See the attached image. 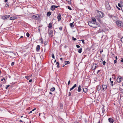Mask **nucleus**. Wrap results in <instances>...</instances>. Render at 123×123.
<instances>
[{"label": "nucleus", "instance_id": "nucleus-38", "mask_svg": "<svg viewBox=\"0 0 123 123\" xmlns=\"http://www.w3.org/2000/svg\"><path fill=\"white\" fill-rule=\"evenodd\" d=\"M111 78H110V81H111V84H112L113 83V81H112V80H111Z\"/></svg>", "mask_w": 123, "mask_h": 123}, {"label": "nucleus", "instance_id": "nucleus-16", "mask_svg": "<svg viewBox=\"0 0 123 123\" xmlns=\"http://www.w3.org/2000/svg\"><path fill=\"white\" fill-rule=\"evenodd\" d=\"M83 91L85 93L86 92L88 91L87 89L86 88H84L83 89Z\"/></svg>", "mask_w": 123, "mask_h": 123}, {"label": "nucleus", "instance_id": "nucleus-7", "mask_svg": "<svg viewBox=\"0 0 123 123\" xmlns=\"http://www.w3.org/2000/svg\"><path fill=\"white\" fill-rule=\"evenodd\" d=\"M123 80V78L121 77H118L117 79V82H120Z\"/></svg>", "mask_w": 123, "mask_h": 123}, {"label": "nucleus", "instance_id": "nucleus-12", "mask_svg": "<svg viewBox=\"0 0 123 123\" xmlns=\"http://www.w3.org/2000/svg\"><path fill=\"white\" fill-rule=\"evenodd\" d=\"M94 26H95V27H94V28H97L98 26H99V24L98 23H97L96 22V23H94Z\"/></svg>", "mask_w": 123, "mask_h": 123}, {"label": "nucleus", "instance_id": "nucleus-35", "mask_svg": "<svg viewBox=\"0 0 123 123\" xmlns=\"http://www.w3.org/2000/svg\"><path fill=\"white\" fill-rule=\"evenodd\" d=\"M10 85H9L6 86V89H7L8 87Z\"/></svg>", "mask_w": 123, "mask_h": 123}, {"label": "nucleus", "instance_id": "nucleus-4", "mask_svg": "<svg viewBox=\"0 0 123 123\" xmlns=\"http://www.w3.org/2000/svg\"><path fill=\"white\" fill-rule=\"evenodd\" d=\"M105 6L106 8L108 10H110L111 8L110 6L109 3L108 2H105Z\"/></svg>", "mask_w": 123, "mask_h": 123}, {"label": "nucleus", "instance_id": "nucleus-45", "mask_svg": "<svg viewBox=\"0 0 123 123\" xmlns=\"http://www.w3.org/2000/svg\"><path fill=\"white\" fill-rule=\"evenodd\" d=\"M117 62V60H115L114 61V64H115V63H116Z\"/></svg>", "mask_w": 123, "mask_h": 123}, {"label": "nucleus", "instance_id": "nucleus-40", "mask_svg": "<svg viewBox=\"0 0 123 123\" xmlns=\"http://www.w3.org/2000/svg\"><path fill=\"white\" fill-rule=\"evenodd\" d=\"M121 41L123 43V37L121 38Z\"/></svg>", "mask_w": 123, "mask_h": 123}, {"label": "nucleus", "instance_id": "nucleus-60", "mask_svg": "<svg viewBox=\"0 0 123 123\" xmlns=\"http://www.w3.org/2000/svg\"><path fill=\"white\" fill-rule=\"evenodd\" d=\"M115 58H116V60H117V56H116Z\"/></svg>", "mask_w": 123, "mask_h": 123}, {"label": "nucleus", "instance_id": "nucleus-52", "mask_svg": "<svg viewBox=\"0 0 123 123\" xmlns=\"http://www.w3.org/2000/svg\"><path fill=\"white\" fill-rule=\"evenodd\" d=\"M100 71V70H98V71L97 72V74H98V73H99V72Z\"/></svg>", "mask_w": 123, "mask_h": 123}, {"label": "nucleus", "instance_id": "nucleus-25", "mask_svg": "<svg viewBox=\"0 0 123 123\" xmlns=\"http://www.w3.org/2000/svg\"><path fill=\"white\" fill-rule=\"evenodd\" d=\"M73 23L74 22L72 23H70V26L72 28L74 27Z\"/></svg>", "mask_w": 123, "mask_h": 123}, {"label": "nucleus", "instance_id": "nucleus-32", "mask_svg": "<svg viewBox=\"0 0 123 123\" xmlns=\"http://www.w3.org/2000/svg\"><path fill=\"white\" fill-rule=\"evenodd\" d=\"M72 39L74 41H75L77 40L76 38H74V37H72Z\"/></svg>", "mask_w": 123, "mask_h": 123}, {"label": "nucleus", "instance_id": "nucleus-58", "mask_svg": "<svg viewBox=\"0 0 123 123\" xmlns=\"http://www.w3.org/2000/svg\"><path fill=\"white\" fill-rule=\"evenodd\" d=\"M59 6H55V8H57L58 7H59Z\"/></svg>", "mask_w": 123, "mask_h": 123}, {"label": "nucleus", "instance_id": "nucleus-34", "mask_svg": "<svg viewBox=\"0 0 123 123\" xmlns=\"http://www.w3.org/2000/svg\"><path fill=\"white\" fill-rule=\"evenodd\" d=\"M60 107L61 109H62L63 108L62 105L61 104L60 105Z\"/></svg>", "mask_w": 123, "mask_h": 123}, {"label": "nucleus", "instance_id": "nucleus-46", "mask_svg": "<svg viewBox=\"0 0 123 123\" xmlns=\"http://www.w3.org/2000/svg\"><path fill=\"white\" fill-rule=\"evenodd\" d=\"M70 80H69L68 82V85H69L70 84Z\"/></svg>", "mask_w": 123, "mask_h": 123}, {"label": "nucleus", "instance_id": "nucleus-50", "mask_svg": "<svg viewBox=\"0 0 123 123\" xmlns=\"http://www.w3.org/2000/svg\"><path fill=\"white\" fill-rule=\"evenodd\" d=\"M52 32L51 31H50L49 32V35H50L51 34H52Z\"/></svg>", "mask_w": 123, "mask_h": 123}, {"label": "nucleus", "instance_id": "nucleus-56", "mask_svg": "<svg viewBox=\"0 0 123 123\" xmlns=\"http://www.w3.org/2000/svg\"><path fill=\"white\" fill-rule=\"evenodd\" d=\"M32 111H30V112L29 113V114H30V113H31L32 112Z\"/></svg>", "mask_w": 123, "mask_h": 123}, {"label": "nucleus", "instance_id": "nucleus-43", "mask_svg": "<svg viewBox=\"0 0 123 123\" xmlns=\"http://www.w3.org/2000/svg\"><path fill=\"white\" fill-rule=\"evenodd\" d=\"M76 46L77 48H79L80 47V46L78 45H76Z\"/></svg>", "mask_w": 123, "mask_h": 123}, {"label": "nucleus", "instance_id": "nucleus-64", "mask_svg": "<svg viewBox=\"0 0 123 123\" xmlns=\"http://www.w3.org/2000/svg\"><path fill=\"white\" fill-rule=\"evenodd\" d=\"M62 58H60V59L61 60H62Z\"/></svg>", "mask_w": 123, "mask_h": 123}, {"label": "nucleus", "instance_id": "nucleus-47", "mask_svg": "<svg viewBox=\"0 0 123 123\" xmlns=\"http://www.w3.org/2000/svg\"><path fill=\"white\" fill-rule=\"evenodd\" d=\"M118 6L120 7H121V5L120 4L118 3Z\"/></svg>", "mask_w": 123, "mask_h": 123}, {"label": "nucleus", "instance_id": "nucleus-44", "mask_svg": "<svg viewBox=\"0 0 123 123\" xmlns=\"http://www.w3.org/2000/svg\"><path fill=\"white\" fill-rule=\"evenodd\" d=\"M14 62H12L11 63V65L12 66H13L14 65Z\"/></svg>", "mask_w": 123, "mask_h": 123}, {"label": "nucleus", "instance_id": "nucleus-28", "mask_svg": "<svg viewBox=\"0 0 123 123\" xmlns=\"http://www.w3.org/2000/svg\"><path fill=\"white\" fill-rule=\"evenodd\" d=\"M56 64L57 65V67L58 68H59V62H56Z\"/></svg>", "mask_w": 123, "mask_h": 123}, {"label": "nucleus", "instance_id": "nucleus-37", "mask_svg": "<svg viewBox=\"0 0 123 123\" xmlns=\"http://www.w3.org/2000/svg\"><path fill=\"white\" fill-rule=\"evenodd\" d=\"M68 9L70 10H71L72 9L71 7L69 6H68Z\"/></svg>", "mask_w": 123, "mask_h": 123}, {"label": "nucleus", "instance_id": "nucleus-22", "mask_svg": "<svg viewBox=\"0 0 123 123\" xmlns=\"http://www.w3.org/2000/svg\"><path fill=\"white\" fill-rule=\"evenodd\" d=\"M65 65H67L69 64L70 63V62L69 61H66L65 62Z\"/></svg>", "mask_w": 123, "mask_h": 123}, {"label": "nucleus", "instance_id": "nucleus-1", "mask_svg": "<svg viewBox=\"0 0 123 123\" xmlns=\"http://www.w3.org/2000/svg\"><path fill=\"white\" fill-rule=\"evenodd\" d=\"M116 23L117 26L119 27H123V23L121 21L117 20L116 21Z\"/></svg>", "mask_w": 123, "mask_h": 123}, {"label": "nucleus", "instance_id": "nucleus-53", "mask_svg": "<svg viewBox=\"0 0 123 123\" xmlns=\"http://www.w3.org/2000/svg\"><path fill=\"white\" fill-rule=\"evenodd\" d=\"M8 0H4V1L5 3H6Z\"/></svg>", "mask_w": 123, "mask_h": 123}, {"label": "nucleus", "instance_id": "nucleus-18", "mask_svg": "<svg viewBox=\"0 0 123 123\" xmlns=\"http://www.w3.org/2000/svg\"><path fill=\"white\" fill-rule=\"evenodd\" d=\"M55 6L54 5L52 6L50 8L51 9L52 11L54 10L55 9Z\"/></svg>", "mask_w": 123, "mask_h": 123}, {"label": "nucleus", "instance_id": "nucleus-6", "mask_svg": "<svg viewBox=\"0 0 123 123\" xmlns=\"http://www.w3.org/2000/svg\"><path fill=\"white\" fill-rule=\"evenodd\" d=\"M92 21H89L88 22V24L90 26L94 28V27H95V26H94V23H92Z\"/></svg>", "mask_w": 123, "mask_h": 123}, {"label": "nucleus", "instance_id": "nucleus-61", "mask_svg": "<svg viewBox=\"0 0 123 123\" xmlns=\"http://www.w3.org/2000/svg\"><path fill=\"white\" fill-rule=\"evenodd\" d=\"M2 86V85L1 84H0V88Z\"/></svg>", "mask_w": 123, "mask_h": 123}, {"label": "nucleus", "instance_id": "nucleus-41", "mask_svg": "<svg viewBox=\"0 0 123 123\" xmlns=\"http://www.w3.org/2000/svg\"><path fill=\"white\" fill-rule=\"evenodd\" d=\"M106 63V62L105 61H104L103 62V64L104 65H105Z\"/></svg>", "mask_w": 123, "mask_h": 123}, {"label": "nucleus", "instance_id": "nucleus-55", "mask_svg": "<svg viewBox=\"0 0 123 123\" xmlns=\"http://www.w3.org/2000/svg\"><path fill=\"white\" fill-rule=\"evenodd\" d=\"M32 80L31 79H30L29 80V82H31V81H32Z\"/></svg>", "mask_w": 123, "mask_h": 123}, {"label": "nucleus", "instance_id": "nucleus-29", "mask_svg": "<svg viewBox=\"0 0 123 123\" xmlns=\"http://www.w3.org/2000/svg\"><path fill=\"white\" fill-rule=\"evenodd\" d=\"M108 15L109 16V17L111 18H112V15H111L110 14H108Z\"/></svg>", "mask_w": 123, "mask_h": 123}, {"label": "nucleus", "instance_id": "nucleus-23", "mask_svg": "<svg viewBox=\"0 0 123 123\" xmlns=\"http://www.w3.org/2000/svg\"><path fill=\"white\" fill-rule=\"evenodd\" d=\"M51 13V12H48L47 13V16H49Z\"/></svg>", "mask_w": 123, "mask_h": 123}, {"label": "nucleus", "instance_id": "nucleus-9", "mask_svg": "<svg viewBox=\"0 0 123 123\" xmlns=\"http://www.w3.org/2000/svg\"><path fill=\"white\" fill-rule=\"evenodd\" d=\"M109 122L110 123H113L114 122L113 120L111 118H109L108 119Z\"/></svg>", "mask_w": 123, "mask_h": 123}, {"label": "nucleus", "instance_id": "nucleus-13", "mask_svg": "<svg viewBox=\"0 0 123 123\" xmlns=\"http://www.w3.org/2000/svg\"><path fill=\"white\" fill-rule=\"evenodd\" d=\"M102 87L103 88V90L106 89L107 88V86L106 85H103Z\"/></svg>", "mask_w": 123, "mask_h": 123}, {"label": "nucleus", "instance_id": "nucleus-48", "mask_svg": "<svg viewBox=\"0 0 123 123\" xmlns=\"http://www.w3.org/2000/svg\"><path fill=\"white\" fill-rule=\"evenodd\" d=\"M3 80H5V79L4 78L3 79H2L1 80V81H3Z\"/></svg>", "mask_w": 123, "mask_h": 123}, {"label": "nucleus", "instance_id": "nucleus-3", "mask_svg": "<svg viewBox=\"0 0 123 123\" xmlns=\"http://www.w3.org/2000/svg\"><path fill=\"white\" fill-rule=\"evenodd\" d=\"M10 17V15H5L2 16L1 17V18L3 20H5L9 18Z\"/></svg>", "mask_w": 123, "mask_h": 123}, {"label": "nucleus", "instance_id": "nucleus-54", "mask_svg": "<svg viewBox=\"0 0 123 123\" xmlns=\"http://www.w3.org/2000/svg\"><path fill=\"white\" fill-rule=\"evenodd\" d=\"M36 109V108H34V109L32 110V111H34V110H35Z\"/></svg>", "mask_w": 123, "mask_h": 123}, {"label": "nucleus", "instance_id": "nucleus-27", "mask_svg": "<svg viewBox=\"0 0 123 123\" xmlns=\"http://www.w3.org/2000/svg\"><path fill=\"white\" fill-rule=\"evenodd\" d=\"M55 89V87H53L51 88L50 89V91H54Z\"/></svg>", "mask_w": 123, "mask_h": 123}, {"label": "nucleus", "instance_id": "nucleus-57", "mask_svg": "<svg viewBox=\"0 0 123 123\" xmlns=\"http://www.w3.org/2000/svg\"><path fill=\"white\" fill-rule=\"evenodd\" d=\"M68 96H71V93H70V92H69V95H68Z\"/></svg>", "mask_w": 123, "mask_h": 123}, {"label": "nucleus", "instance_id": "nucleus-51", "mask_svg": "<svg viewBox=\"0 0 123 123\" xmlns=\"http://www.w3.org/2000/svg\"><path fill=\"white\" fill-rule=\"evenodd\" d=\"M103 50H101V51H100V53L101 54L102 53V52H103Z\"/></svg>", "mask_w": 123, "mask_h": 123}, {"label": "nucleus", "instance_id": "nucleus-20", "mask_svg": "<svg viewBox=\"0 0 123 123\" xmlns=\"http://www.w3.org/2000/svg\"><path fill=\"white\" fill-rule=\"evenodd\" d=\"M112 18L114 20H116L117 19V17L114 16H112Z\"/></svg>", "mask_w": 123, "mask_h": 123}, {"label": "nucleus", "instance_id": "nucleus-36", "mask_svg": "<svg viewBox=\"0 0 123 123\" xmlns=\"http://www.w3.org/2000/svg\"><path fill=\"white\" fill-rule=\"evenodd\" d=\"M52 57L54 59L55 58L54 55V54L52 53Z\"/></svg>", "mask_w": 123, "mask_h": 123}, {"label": "nucleus", "instance_id": "nucleus-15", "mask_svg": "<svg viewBox=\"0 0 123 123\" xmlns=\"http://www.w3.org/2000/svg\"><path fill=\"white\" fill-rule=\"evenodd\" d=\"M92 22L94 24V23H96V19L94 18H92Z\"/></svg>", "mask_w": 123, "mask_h": 123}, {"label": "nucleus", "instance_id": "nucleus-14", "mask_svg": "<svg viewBox=\"0 0 123 123\" xmlns=\"http://www.w3.org/2000/svg\"><path fill=\"white\" fill-rule=\"evenodd\" d=\"M40 49V46L39 45H37L36 48V50L37 51H38Z\"/></svg>", "mask_w": 123, "mask_h": 123}, {"label": "nucleus", "instance_id": "nucleus-19", "mask_svg": "<svg viewBox=\"0 0 123 123\" xmlns=\"http://www.w3.org/2000/svg\"><path fill=\"white\" fill-rule=\"evenodd\" d=\"M78 92H80L81 90V86L80 85H79L78 86Z\"/></svg>", "mask_w": 123, "mask_h": 123}, {"label": "nucleus", "instance_id": "nucleus-39", "mask_svg": "<svg viewBox=\"0 0 123 123\" xmlns=\"http://www.w3.org/2000/svg\"><path fill=\"white\" fill-rule=\"evenodd\" d=\"M80 40L82 41V42L84 44V40L82 39L81 40Z\"/></svg>", "mask_w": 123, "mask_h": 123}, {"label": "nucleus", "instance_id": "nucleus-10", "mask_svg": "<svg viewBox=\"0 0 123 123\" xmlns=\"http://www.w3.org/2000/svg\"><path fill=\"white\" fill-rule=\"evenodd\" d=\"M77 86V85L76 84H75L70 89V91H71L72 90H73L74 89V88L75 87H76Z\"/></svg>", "mask_w": 123, "mask_h": 123}, {"label": "nucleus", "instance_id": "nucleus-42", "mask_svg": "<svg viewBox=\"0 0 123 123\" xmlns=\"http://www.w3.org/2000/svg\"><path fill=\"white\" fill-rule=\"evenodd\" d=\"M62 27H60L59 28V29L61 31L62 30Z\"/></svg>", "mask_w": 123, "mask_h": 123}, {"label": "nucleus", "instance_id": "nucleus-8", "mask_svg": "<svg viewBox=\"0 0 123 123\" xmlns=\"http://www.w3.org/2000/svg\"><path fill=\"white\" fill-rule=\"evenodd\" d=\"M57 19H58V21H59L61 19V17L60 13L57 16Z\"/></svg>", "mask_w": 123, "mask_h": 123}, {"label": "nucleus", "instance_id": "nucleus-31", "mask_svg": "<svg viewBox=\"0 0 123 123\" xmlns=\"http://www.w3.org/2000/svg\"><path fill=\"white\" fill-rule=\"evenodd\" d=\"M6 7H9V5H8V3H6Z\"/></svg>", "mask_w": 123, "mask_h": 123}, {"label": "nucleus", "instance_id": "nucleus-62", "mask_svg": "<svg viewBox=\"0 0 123 123\" xmlns=\"http://www.w3.org/2000/svg\"><path fill=\"white\" fill-rule=\"evenodd\" d=\"M67 47V46H66V45L65 46H64V48H66V47Z\"/></svg>", "mask_w": 123, "mask_h": 123}, {"label": "nucleus", "instance_id": "nucleus-17", "mask_svg": "<svg viewBox=\"0 0 123 123\" xmlns=\"http://www.w3.org/2000/svg\"><path fill=\"white\" fill-rule=\"evenodd\" d=\"M17 18L16 17H12L10 18V19L11 20H14Z\"/></svg>", "mask_w": 123, "mask_h": 123}, {"label": "nucleus", "instance_id": "nucleus-21", "mask_svg": "<svg viewBox=\"0 0 123 123\" xmlns=\"http://www.w3.org/2000/svg\"><path fill=\"white\" fill-rule=\"evenodd\" d=\"M32 75H31L30 76H25V78L27 80H29L30 79V77H31V76Z\"/></svg>", "mask_w": 123, "mask_h": 123}, {"label": "nucleus", "instance_id": "nucleus-24", "mask_svg": "<svg viewBox=\"0 0 123 123\" xmlns=\"http://www.w3.org/2000/svg\"><path fill=\"white\" fill-rule=\"evenodd\" d=\"M82 48H80L78 51V52L80 53H81L82 52Z\"/></svg>", "mask_w": 123, "mask_h": 123}, {"label": "nucleus", "instance_id": "nucleus-63", "mask_svg": "<svg viewBox=\"0 0 123 123\" xmlns=\"http://www.w3.org/2000/svg\"><path fill=\"white\" fill-rule=\"evenodd\" d=\"M19 122H22V121L21 120H19Z\"/></svg>", "mask_w": 123, "mask_h": 123}, {"label": "nucleus", "instance_id": "nucleus-59", "mask_svg": "<svg viewBox=\"0 0 123 123\" xmlns=\"http://www.w3.org/2000/svg\"><path fill=\"white\" fill-rule=\"evenodd\" d=\"M121 62H123V59L122 58V60L121 61Z\"/></svg>", "mask_w": 123, "mask_h": 123}, {"label": "nucleus", "instance_id": "nucleus-11", "mask_svg": "<svg viewBox=\"0 0 123 123\" xmlns=\"http://www.w3.org/2000/svg\"><path fill=\"white\" fill-rule=\"evenodd\" d=\"M97 65L96 64H95L93 65L92 68V69L93 70H95L97 67Z\"/></svg>", "mask_w": 123, "mask_h": 123}, {"label": "nucleus", "instance_id": "nucleus-26", "mask_svg": "<svg viewBox=\"0 0 123 123\" xmlns=\"http://www.w3.org/2000/svg\"><path fill=\"white\" fill-rule=\"evenodd\" d=\"M52 27V26L51 23H49V25L48 26V27L49 28H51Z\"/></svg>", "mask_w": 123, "mask_h": 123}, {"label": "nucleus", "instance_id": "nucleus-33", "mask_svg": "<svg viewBox=\"0 0 123 123\" xmlns=\"http://www.w3.org/2000/svg\"><path fill=\"white\" fill-rule=\"evenodd\" d=\"M26 35L28 37H29L30 36L28 32L26 34Z\"/></svg>", "mask_w": 123, "mask_h": 123}, {"label": "nucleus", "instance_id": "nucleus-30", "mask_svg": "<svg viewBox=\"0 0 123 123\" xmlns=\"http://www.w3.org/2000/svg\"><path fill=\"white\" fill-rule=\"evenodd\" d=\"M47 43H48V42L47 41H44V44L45 45H47Z\"/></svg>", "mask_w": 123, "mask_h": 123}, {"label": "nucleus", "instance_id": "nucleus-2", "mask_svg": "<svg viewBox=\"0 0 123 123\" xmlns=\"http://www.w3.org/2000/svg\"><path fill=\"white\" fill-rule=\"evenodd\" d=\"M98 17L100 18H101L104 16V14L100 11H98Z\"/></svg>", "mask_w": 123, "mask_h": 123}, {"label": "nucleus", "instance_id": "nucleus-5", "mask_svg": "<svg viewBox=\"0 0 123 123\" xmlns=\"http://www.w3.org/2000/svg\"><path fill=\"white\" fill-rule=\"evenodd\" d=\"M39 15L37 14L32 16L31 17V18L34 19L36 20L37 19L39 18Z\"/></svg>", "mask_w": 123, "mask_h": 123}, {"label": "nucleus", "instance_id": "nucleus-49", "mask_svg": "<svg viewBox=\"0 0 123 123\" xmlns=\"http://www.w3.org/2000/svg\"><path fill=\"white\" fill-rule=\"evenodd\" d=\"M98 90H100L101 89V87H100L99 88H98Z\"/></svg>", "mask_w": 123, "mask_h": 123}]
</instances>
